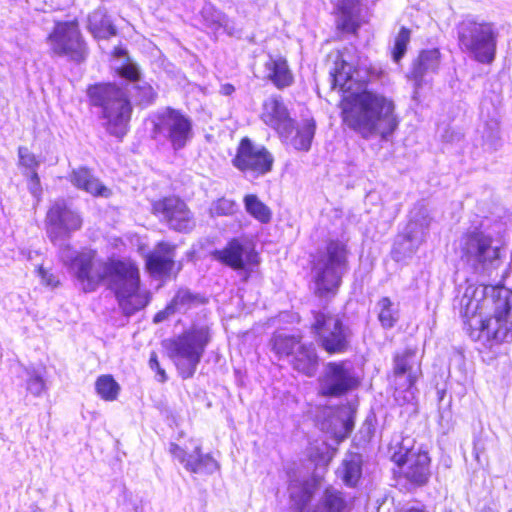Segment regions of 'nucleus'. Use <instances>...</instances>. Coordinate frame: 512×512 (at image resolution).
<instances>
[{"label": "nucleus", "instance_id": "nucleus-40", "mask_svg": "<svg viewBox=\"0 0 512 512\" xmlns=\"http://www.w3.org/2000/svg\"><path fill=\"white\" fill-rule=\"evenodd\" d=\"M27 376V390L34 396H40L46 389L42 373L36 369H28Z\"/></svg>", "mask_w": 512, "mask_h": 512}, {"label": "nucleus", "instance_id": "nucleus-37", "mask_svg": "<svg viewBox=\"0 0 512 512\" xmlns=\"http://www.w3.org/2000/svg\"><path fill=\"white\" fill-rule=\"evenodd\" d=\"M243 202L246 212L254 219L263 224L270 222L272 212L270 208L258 198V196L254 194H247L245 195Z\"/></svg>", "mask_w": 512, "mask_h": 512}, {"label": "nucleus", "instance_id": "nucleus-45", "mask_svg": "<svg viewBox=\"0 0 512 512\" xmlns=\"http://www.w3.org/2000/svg\"><path fill=\"white\" fill-rule=\"evenodd\" d=\"M28 189H29L30 193L37 199V201H39V198L42 193V188H41V184H40V178L36 171H33L29 175Z\"/></svg>", "mask_w": 512, "mask_h": 512}, {"label": "nucleus", "instance_id": "nucleus-43", "mask_svg": "<svg viewBox=\"0 0 512 512\" xmlns=\"http://www.w3.org/2000/svg\"><path fill=\"white\" fill-rule=\"evenodd\" d=\"M339 427L332 430L333 437L339 443L343 441L353 430L354 422L350 417L338 418Z\"/></svg>", "mask_w": 512, "mask_h": 512}, {"label": "nucleus", "instance_id": "nucleus-47", "mask_svg": "<svg viewBox=\"0 0 512 512\" xmlns=\"http://www.w3.org/2000/svg\"><path fill=\"white\" fill-rule=\"evenodd\" d=\"M149 366L152 370L156 371L157 374L159 375V378L158 380L160 382H165L166 381V373L165 371L160 367V364H159V361L157 359V356L155 353H152L151 356H150V359H149Z\"/></svg>", "mask_w": 512, "mask_h": 512}, {"label": "nucleus", "instance_id": "nucleus-18", "mask_svg": "<svg viewBox=\"0 0 512 512\" xmlns=\"http://www.w3.org/2000/svg\"><path fill=\"white\" fill-rule=\"evenodd\" d=\"M214 259L234 269L247 271L259 263L258 254L253 248L233 239L225 247L212 253Z\"/></svg>", "mask_w": 512, "mask_h": 512}, {"label": "nucleus", "instance_id": "nucleus-16", "mask_svg": "<svg viewBox=\"0 0 512 512\" xmlns=\"http://www.w3.org/2000/svg\"><path fill=\"white\" fill-rule=\"evenodd\" d=\"M153 213L176 231L187 232L195 225L193 214L186 203L175 196L154 202Z\"/></svg>", "mask_w": 512, "mask_h": 512}, {"label": "nucleus", "instance_id": "nucleus-11", "mask_svg": "<svg viewBox=\"0 0 512 512\" xmlns=\"http://www.w3.org/2000/svg\"><path fill=\"white\" fill-rule=\"evenodd\" d=\"M461 260L474 270L486 269L499 257V250L492 245L491 237L480 231L464 234L458 244Z\"/></svg>", "mask_w": 512, "mask_h": 512}, {"label": "nucleus", "instance_id": "nucleus-34", "mask_svg": "<svg viewBox=\"0 0 512 512\" xmlns=\"http://www.w3.org/2000/svg\"><path fill=\"white\" fill-rule=\"evenodd\" d=\"M206 301V298L200 294L192 293L189 289H180L170 303L175 312L186 313L191 309L204 305Z\"/></svg>", "mask_w": 512, "mask_h": 512}, {"label": "nucleus", "instance_id": "nucleus-20", "mask_svg": "<svg viewBox=\"0 0 512 512\" xmlns=\"http://www.w3.org/2000/svg\"><path fill=\"white\" fill-rule=\"evenodd\" d=\"M261 120L279 135H286L290 122L293 121L282 99L277 96H271L264 101Z\"/></svg>", "mask_w": 512, "mask_h": 512}, {"label": "nucleus", "instance_id": "nucleus-21", "mask_svg": "<svg viewBox=\"0 0 512 512\" xmlns=\"http://www.w3.org/2000/svg\"><path fill=\"white\" fill-rule=\"evenodd\" d=\"M175 245L160 242L146 257V266L153 275H168L174 267Z\"/></svg>", "mask_w": 512, "mask_h": 512}, {"label": "nucleus", "instance_id": "nucleus-29", "mask_svg": "<svg viewBox=\"0 0 512 512\" xmlns=\"http://www.w3.org/2000/svg\"><path fill=\"white\" fill-rule=\"evenodd\" d=\"M317 489V483L314 479L310 480H292L288 491L292 506L298 512H302L310 502L313 493Z\"/></svg>", "mask_w": 512, "mask_h": 512}, {"label": "nucleus", "instance_id": "nucleus-8", "mask_svg": "<svg viewBox=\"0 0 512 512\" xmlns=\"http://www.w3.org/2000/svg\"><path fill=\"white\" fill-rule=\"evenodd\" d=\"M154 134L167 142L173 151L182 150L194 136L192 119L180 110L165 108L155 116Z\"/></svg>", "mask_w": 512, "mask_h": 512}, {"label": "nucleus", "instance_id": "nucleus-49", "mask_svg": "<svg viewBox=\"0 0 512 512\" xmlns=\"http://www.w3.org/2000/svg\"><path fill=\"white\" fill-rule=\"evenodd\" d=\"M484 451V447L480 444L479 441L474 442L473 453L478 462H480V454Z\"/></svg>", "mask_w": 512, "mask_h": 512}, {"label": "nucleus", "instance_id": "nucleus-35", "mask_svg": "<svg viewBox=\"0 0 512 512\" xmlns=\"http://www.w3.org/2000/svg\"><path fill=\"white\" fill-rule=\"evenodd\" d=\"M347 502L342 492L327 488L312 512H344Z\"/></svg>", "mask_w": 512, "mask_h": 512}, {"label": "nucleus", "instance_id": "nucleus-30", "mask_svg": "<svg viewBox=\"0 0 512 512\" xmlns=\"http://www.w3.org/2000/svg\"><path fill=\"white\" fill-rule=\"evenodd\" d=\"M440 65V52L438 49L424 50L420 53L417 61L414 63L412 77L416 87H420L423 78L428 73H435Z\"/></svg>", "mask_w": 512, "mask_h": 512}, {"label": "nucleus", "instance_id": "nucleus-33", "mask_svg": "<svg viewBox=\"0 0 512 512\" xmlns=\"http://www.w3.org/2000/svg\"><path fill=\"white\" fill-rule=\"evenodd\" d=\"M88 29L98 39H108L116 35V28L105 11L98 9L88 17Z\"/></svg>", "mask_w": 512, "mask_h": 512}, {"label": "nucleus", "instance_id": "nucleus-4", "mask_svg": "<svg viewBox=\"0 0 512 512\" xmlns=\"http://www.w3.org/2000/svg\"><path fill=\"white\" fill-rule=\"evenodd\" d=\"M93 106L101 108L102 126L112 136L122 138L128 132L132 106L126 92L113 84H96L88 88Z\"/></svg>", "mask_w": 512, "mask_h": 512}, {"label": "nucleus", "instance_id": "nucleus-5", "mask_svg": "<svg viewBox=\"0 0 512 512\" xmlns=\"http://www.w3.org/2000/svg\"><path fill=\"white\" fill-rule=\"evenodd\" d=\"M211 341L207 324H193L181 334L167 339L164 346L182 378H191Z\"/></svg>", "mask_w": 512, "mask_h": 512}, {"label": "nucleus", "instance_id": "nucleus-1", "mask_svg": "<svg viewBox=\"0 0 512 512\" xmlns=\"http://www.w3.org/2000/svg\"><path fill=\"white\" fill-rule=\"evenodd\" d=\"M332 88H339L346 95L341 102L343 122L362 137L387 139L398 126L395 105L386 96L362 90L371 80L367 68L355 66L348 49L338 52L330 72Z\"/></svg>", "mask_w": 512, "mask_h": 512}, {"label": "nucleus", "instance_id": "nucleus-42", "mask_svg": "<svg viewBox=\"0 0 512 512\" xmlns=\"http://www.w3.org/2000/svg\"><path fill=\"white\" fill-rule=\"evenodd\" d=\"M410 41V31L406 28H401L399 31L393 48V59L398 62L405 54L407 45Z\"/></svg>", "mask_w": 512, "mask_h": 512}, {"label": "nucleus", "instance_id": "nucleus-28", "mask_svg": "<svg viewBox=\"0 0 512 512\" xmlns=\"http://www.w3.org/2000/svg\"><path fill=\"white\" fill-rule=\"evenodd\" d=\"M203 23L207 28L214 32H218L223 29L230 36H234L239 33L235 28L234 23L229 18L217 10L212 4H205L200 12Z\"/></svg>", "mask_w": 512, "mask_h": 512}, {"label": "nucleus", "instance_id": "nucleus-50", "mask_svg": "<svg viewBox=\"0 0 512 512\" xmlns=\"http://www.w3.org/2000/svg\"><path fill=\"white\" fill-rule=\"evenodd\" d=\"M234 90L235 89H234L233 85H231V84H224V85L221 86L220 92L223 95L229 96V95H231L234 92Z\"/></svg>", "mask_w": 512, "mask_h": 512}, {"label": "nucleus", "instance_id": "nucleus-6", "mask_svg": "<svg viewBox=\"0 0 512 512\" xmlns=\"http://www.w3.org/2000/svg\"><path fill=\"white\" fill-rule=\"evenodd\" d=\"M347 269L346 246L339 241H330L324 251L314 258L312 278L315 294L319 297L334 296Z\"/></svg>", "mask_w": 512, "mask_h": 512}, {"label": "nucleus", "instance_id": "nucleus-24", "mask_svg": "<svg viewBox=\"0 0 512 512\" xmlns=\"http://www.w3.org/2000/svg\"><path fill=\"white\" fill-rule=\"evenodd\" d=\"M290 363L296 371L308 377L314 376L319 365V358L314 345L303 343L298 345L291 356Z\"/></svg>", "mask_w": 512, "mask_h": 512}, {"label": "nucleus", "instance_id": "nucleus-44", "mask_svg": "<svg viewBox=\"0 0 512 512\" xmlns=\"http://www.w3.org/2000/svg\"><path fill=\"white\" fill-rule=\"evenodd\" d=\"M19 155V163L21 166L25 167L30 171V174L33 171H36L39 166V161L36 159V156L31 153L26 147H19L18 149Z\"/></svg>", "mask_w": 512, "mask_h": 512}, {"label": "nucleus", "instance_id": "nucleus-22", "mask_svg": "<svg viewBox=\"0 0 512 512\" xmlns=\"http://www.w3.org/2000/svg\"><path fill=\"white\" fill-rule=\"evenodd\" d=\"M286 135H279L283 142L292 146L298 151H308L311 147L315 134V123L313 120H303L295 125L294 120L290 122Z\"/></svg>", "mask_w": 512, "mask_h": 512}, {"label": "nucleus", "instance_id": "nucleus-19", "mask_svg": "<svg viewBox=\"0 0 512 512\" xmlns=\"http://www.w3.org/2000/svg\"><path fill=\"white\" fill-rule=\"evenodd\" d=\"M394 374L396 377L407 376V388L404 391L396 389V400L400 401L401 393H403V403H412L416 398V382L420 368L416 361V352L413 350H406L402 354H397L394 357Z\"/></svg>", "mask_w": 512, "mask_h": 512}, {"label": "nucleus", "instance_id": "nucleus-51", "mask_svg": "<svg viewBox=\"0 0 512 512\" xmlns=\"http://www.w3.org/2000/svg\"><path fill=\"white\" fill-rule=\"evenodd\" d=\"M115 55H116L117 57L125 56V55H126V52H125L123 49H116V51H115Z\"/></svg>", "mask_w": 512, "mask_h": 512}, {"label": "nucleus", "instance_id": "nucleus-23", "mask_svg": "<svg viewBox=\"0 0 512 512\" xmlns=\"http://www.w3.org/2000/svg\"><path fill=\"white\" fill-rule=\"evenodd\" d=\"M116 70L121 77L133 82H138L134 86L136 90L135 97L141 105H149L154 101L156 93L150 84L146 82H140V71L135 63L127 59L125 63L117 66Z\"/></svg>", "mask_w": 512, "mask_h": 512}, {"label": "nucleus", "instance_id": "nucleus-48", "mask_svg": "<svg viewBox=\"0 0 512 512\" xmlns=\"http://www.w3.org/2000/svg\"><path fill=\"white\" fill-rule=\"evenodd\" d=\"M174 313L176 312L173 309L171 303H169L163 310L155 314L153 321L154 323H161Z\"/></svg>", "mask_w": 512, "mask_h": 512}, {"label": "nucleus", "instance_id": "nucleus-17", "mask_svg": "<svg viewBox=\"0 0 512 512\" xmlns=\"http://www.w3.org/2000/svg\"><path fill=\"white\" fill-rule=\"evenodd\" d=\"M191 447L189 450L172 443L169 451L191 473L210 475L219 470V463L210 454H203L197 441H191Z\"/></svg>", "mask_w": 512, "mask_h": 512}, {"label": "nucleus", "instance_id": "nucleus-26", "mask_svg": "<svg viewBox=\"0 0 512 512\" xmlns=\"http://www.w3.org/2000/svg\"><path fill=\"white\" fill-rule=\"evenodd\" d=\"M432 218L430 217L429 211L426 207L419 205L414 207L411 211V219L407 226V241L413 244L421 243L426 235L431 224Z\"/></svg>", "mask_w": 512, "mask_h": 512}, {"label": "nucleus", "instance_id": "nucleus-32", "mask_svg": "<svg viewBox=\"0 0 512 512\" xmlns=\"http://www.w3.org/2000/svg\"><path fill=\"white\" fill-rule=\"evenodd\" d=\"M338 474L348 486H355L362 474V456L349 452L345 455Z\"/></svg>", "mask_w": 512, "mask_h": 512}, {"label": "nucleus", "instance_id": "nucleus-41", "mask_svg": "<svg viewBox=\"0 0 512 512\" xmlns=\"http://www.w3.org/2000/svg\"><path fill=\"white\" fill-rule=\"evenodd\" d=\"M237 204L235 201L227 198H220L213 202L210 207L212 216H229L236 212Z\"/></svg>", "mask_w": 512, "mask_h": 512}, {"label": "nucleus", "instance_id": "nucleus-2", "mask_svg": "<svg viewBox=\"0 0 512 512\" xmlns=\"http://www.w3.org/2000/svg\"><path fill=\"white\" fill-rule=\"evenodd\" d=\"M58 254L84 292H93L108 280L125 315L130 316L147 305L148 298L139 292V270L132 261L105 262L97 257L95 250L85 248L78 252L69 243L61 244Z\"/></svg>", "mask_w": 512, "mask_h": 512}, {"label": "nucleus", "instance_id": "nucleus-12", "mask_svg": "<svg viewBox=\"0 0 512 512\" xmlns=\"http://www.w3.org/2000/svg\"><path fill=\"white\" fill-rule=\"evenodd\" d=\"M45 223L48 237L56 243L69 239L74 232L80 230L83 219L66 200L57 199L48 209Z\"/></svg>", "mask_w": 512, "mask_h": 512}, {"label": "nucleus", "instance_id": "nucleus-14", "mask_svg": "<svg viewBox=\"0 0 512 512\" xmlns=\"http://www.w3.org/2000/svg\"><path fill=\"white\" fill-rule=\"evenodd\" d=\"M319 393L323 396L339 397L358 385L352 365L348 362H329L319 377Z\"/></svg>", "mask_w": 512, "mask_h": 512}, {"label": "nucleus", "instance_id": "nucleus-39", "mask_svg": "<svg viewBox=\"0 0 512 512\" xmlns=\"http://www.w3.org/2000/svg\"><path fill=\"white\" fill-rule=\"evenodd\" d=\"M120 387L110 375H102L96 381V391L106 401H113L117 398Z\"/></svg>", "mask_w": 512, "mask_h": 512}, {"label": "nucleus", "instance_id": "nucleus-3", "mask_svg": "<svg viewBox=\"0 0 512 512\" xmlns=\"http://www.w3.org/2000/svg\"><path fill=\"white\" fill-rule=\"evenodd\" d=\"M460 313L475 341H512V291L499 286L468 285Z\"/></svg>", "mask_w": 512, "mask_h": 512}, {"label": "nucleus", "instance_id": "nucleus-38", "mask_svg": "<svg viewBox=\"0 0 512 512\" xmlns=\"http://www.w3.org/2000/svg\"><path fill=\"white\" fill-rule=\"evenodd\" d=\"M378 320L385 329L394 327L399 319L398 308L388 297H382L376 304Z\"/></svg>", "mask_w": 512, "mask_h": 512}, {"label": "nucleus", "instance_id": "nucleus-10", "mask_svg": "<svg viewBox=\"0 0 512 512\" xmlns=\"http://www.w3.org/2000/svg\"><path fill=\"white\" fill-rule=\"evenodd\" d=\"M232 163L246 177L259 178L272 171L274 157L265 146L245 137L241 139Z\"/></svg>", "mask_w": 512, "mask_h": 512}, {"label": "nucleus", "instance_id": "nucleus-27", "mask_svg": "<svg viewBox=\"0 0 512 512\" xmlns=\"http://www.w3.org/2000/svg\"><path fill=\"white\" fill-rule=\"evenodd\" d=\"M71 182L77 188L93 196L108 198L112 195L111 190L103 185L99 179L94 177L86 168L74 170L71 174Z\"/></svg>", "mask_w": 512, "mask_h": 512}, {"label": "nucleus", "instance_id": "nucleus-25", "mask_svg": "<svg viewBox=\"0 0 512 512\" xmlns=\"http://www.w3.org/2000/svg\"><path fill=\"white\" fill-rule=\"evenodd\" d=\"M264 77L279 89L288 87L293 83V74L288 63L280 56L273 57L269 55L264 63Z\"/></svg>", "mask_w": 512, "mask_h": 512}, {"label": "nucleus", "instance_id": "nucleus-52", "mask_svg": "<svg viewBox=\"0 0 512 512\" xmlns=\"http://www.w3.org/2000/svg\"><path fill=\"white\" fill-rule=\"evenodd\" d=\"M480 512H496L492 508H483Z\"/></svg>", "mask_w": 512, "mask_h": 512}, {"label": "nucleus", "instance_id": "nucleus-13", "mask_svg": "<svg viewBox=\"0 0 512 512\" xmlns=\"http://www.w3.org/2000/svg\"><path fill=\"white\" fill-rule=\"evenodd\" d=\"M312 329L322 348L330 353H342L349 345L350 330L338 315L319 312L315 314Z\"/></svg>", "mask_w": 512, "mask_h": 512}, {"label": "nucleus", "instance_id": "nucleus-31", "mask_svg": "<svg viewBox=\"0 0 512 512\" xmlns=\"http://www.w3.org/2000/svg\"><path fill=\"white\" fill-rule=\"evenodd\" d=\"M338 27L346 32H355L359 26V0H338Z\"/></svg>", "mask_w": 512, "mask_h": 512}, {"label": "nucleus", "instance_id": "nucleus-9", "mask_svg": "<svg viewBox=\"0 0 512 512\" xmlns=\"http://www.w3.org/2000/svg\"><path fill=\"white\" fill-rule=\"evenodd\" d=\"M52 54L80 62L86 57V45L75 21L57 22L47 37Z\"/></svg>", "mask_w": 512, "mask_h": 512}, {"label": "nucleus", "instance_id": "nucleus-36", "mask_svg": "<svg viewBox=\"0 0 512 512\" xmlns=\"http://www.w3.org/2000/svg\"><path fill=\"white\" fill-rule=\"evenodd\" d=\"M300 344V336L289 335L285 332H276L271 339L272 350L279 357H291Z\"/></svg>", "mask_w": 512, "mask_h": 512}, {"label": "nucleus", "instance_id": "nucleus-15", "mask_svg": "<svg viewBox=\"0 0 512 512\" xmlns=\"http://www.w3.org/2000/svg\"><path fill=\"white\" fill-rule=\"evenodd\" d=\"M391 460L400 468L403 476L413 484L423 485L428 481L430 458L426 451L401 447L395 451Z\"/></svg>", "mask_w": 512, "mask_h": 512}, {"label": "nucleus", "instance_id": "nucleus-7", "mask_svg": "<svg viewBox=\"0 0 512 512\" xmlns=\"http://www.w3.org/2000/svg\"><path fill=\"white\" fill-rule=\"evenodd\" d=\"M457 31L462 50L472 53L481 63L494 60L497 32L492 23L467 16L459 23Z\"/></svg>", "mask_w": 512, "mask_h": 512}, {"label": "nucleus", "instance_id": "nucleus-46", "mask_svg": "<svg viewBox=\"0 0 512 512\" xmlns=\"http://www.w3.org/2000/svg\"><path fill=\"white\" fill-rule=\"evenodd\" d=\"M39 276L41 277L42 282L49 287H57L59 284V279L53 273L43 269L42 267L38 270Z\"/></svg>", "mask_w": 512, "mask_h": 512}]
</instances>
